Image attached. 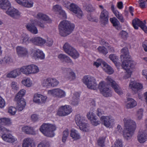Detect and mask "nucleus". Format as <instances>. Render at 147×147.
Instances as JSON below:
<instances>
[{
  "instance_id": "49530a36",
  "label": "nucleus",
  "mask_w": 147,
  "mask_h": 147,
  "mask_svg": "<svg viewBox=\"0 0 147 147\" xmlns=\"http://www.w3.org/2000/svg\"><path fill=\"white\" fill-rule=\"evenodd\" d=\"M97 49L100 53H102L105 55H106L108 53L107 48L104 46H99Z\"/></svg>"
},
{
  "instance_id": "603ef678",
  "label": "nucleus",
  "mask_w": 147,
  "mask_h": 147,
  "mask_svg": "<svg viewBox=\"0 0 147 147\" xmlns=\"http://www.w3.org/2000/svg\"><path fill=\"white\" fill-rule=\"evenodd\" d=\"M114 14L121 22H124V20L122 16L118 11H115Z\"/></svg>"
},
{
  "instance_id": "f8f14e48",
  "label": "nucleus",
  "mask_w": 147,
  "mask_h": 147,
  "mask_svg": "<svg viewBox=\"0 0 147 147\" xmlns=\"http://www.w3.org/2000/svg\"><path fill=\"white\" fill-rule=\"evenodd\" d=\"M144 23L141 21L139 19L136 18L132 21V24L134 28L136 30L138 28V26H140L146 33H147V27L145 25L146 22L144 20Z\"/></svg>"
},
{
  "instance_id": "393cba45",
  "label": "nucleus",
  "mask_w": 147,
  "mask_h": 147,
  "mask_svg": "<svg viewBox=\"0 0 147 147\" xmlns=\"http://www.w3.org/2000/svg\"><path fill=\"white\" fill-rule=\"evenodd\" d=\"M32 39L33 38L30 39L27 34L23 33L21 38L20 42L22 44L27 45L30 42H32Z\"/></svg>"
},
{
  "instance_id": "052dcab7",
  "label": "nucleus",
  "mask_w": 147,
  "mask_h": 147,
  "mask_svg": "<svg viewBox=\"0 0 147 147\" xmlns=\"http://www.w3.org/2000/svg\"><path fill=\"white\" fill-rule=\"evenodd\" d=\"M62 9L61 7L58 5H56L53 6V10L54 11H57L59 12Z\"/></svg>"
},
{
  "instance_id": "79ce46f5",
  "label": "nucleus",
  "mask_w": 147,
  "mask_h": 147,
  "mask_svg": "<svg viewBox=\"0 0 147 147\" xmlns=\"http://www.w3.org/2000/svg\"><path fill=\"white\" fill-rule=\"evenodd\" d=\"M0 123L2 125H9L11 123V121L9 118H3L0 119Z\"/></svg>"
},
{
  "instance_id": "8fccbe9b",
  "label": "nucleus",
  "mask_w": 147,
  "mask_h": 147,
  "mask_svg": "<svg viewBox=\"0 0 147 147\" xmlns=\"http://www.w3.org/2000/svg\"><path fill=\"white\" fill-rule=\"evenodd\" d=\"M110 21L112 23L114 26L116 27L118 26L119 22L116 18L114 17L110 18Z\"/></svg>"
},
{
  "instance_id": "69168bd1",
  "label": "nucleus",
  "mask_w": 147,
  "mask_h": 147,
  "mask_svg": "<svg viewBox=\"0 0 147 147\" xmlns=\"http://www.w3.org/2000/svg\"><path fill=\"white\" fill-rule=\"evenodd\" d=\"M4 61L6 63L8 64L12 62V60L11 57L9 56H7L5 57Z\"/></svg>"
},
{
  "instance_id": "c03bdc74",
  "label": "nucleus",
  "mask_w": 147,
  "mask_h": 147,
  "mask_svg": "<svg viewBox=\"0 0 147 147\" xmlns=\"http://www.w3.org/2000/svg\"><path fill=\"white\" fill-rule=\"evenodd\" d=\"M81 123L80 125H78L79 126L80 129L84 131H88L89 128L87 124L85 123L84 121L83 122V123Z\"/></svg>"
},
{
  "instance_id": "bf43d9fd",
  "label": "nucleus",
  "mask_w": 147,
  "mask_h": 147,
  "mask_svg": "<svg viewBox=\"0 0 147 147\" xmlns=\"http://www.w3.org/2000/svg\"><path fill=\"white\" fill-rule=\"evenodd\" d=\"M121 38L124 39H126L128 36V34L125 31L122 30L120 33Z\"/></svg>"
},
{
  "instance_id": "bb28decb",
  "label": "nucleus",
  "mask_w": 147,
  "mask_h": 147,
  "mask_svg": "<svg viewBox=\"0 0 147 147\" xmlns=\"http://www.w3.org/2000/svg\"><path fill=\"white\" fill-rule=\"evenodd\" d=\"M63 70L66 73V77L72 80L74 79L75 78V74L72 71L70 68H63Z\"/></svg>"
},
{
  "instance_id": "680f3d73",
  "label": "nucleus",
  "mask_w": 147,
  "mask_h": 147,
  "mask_svg": "<svg viewBox=\"0 0 147 147\" xmlns=\"http://www.w3.org/2000/svg\"><path fill=\"white\" fill-rule=\"evenodd\" d=\"M104 113V112L102 109L101 108H98L96 110V113L98 117H100Z\"/></svg>"
},
{
  "instance_id": "c756f323",
  "label": "nucleus",
  "mask_w": 147,
  "mask_h": 147,
  "mask_svg": "<svg viewBox=\"0 0 147 147\" xmlns=\"http://www.w3.org/2000/svg\"><path fill=\"white\" fill-rule=\"evenodd\" d=\"M32 42L38 45H42L46 42L45 39L39 37L33 38Z\"/></svg>"
},
{
  "instance_id": "6e6d98bb",
  "label": "nucleus",
  "mask_w": 147,
  "mask_h": 147,
  "mask_svg": "<svg viewBox=\"0 0 147 147\" xmlns=\"http://www.w3.org/2000/svg\"><path fill=\"white\" fill-rule=\"evenodd\" d=\"M17 109L16 108L13 107H10L9 108L8 112L11 115H14L16 113Z\"/></svg>"
},
{
  "instance_id": "0e129e2a",
  "label": "nucleus",
  "mask_w": 147,
  "mask_h": 147,
  "mask_svg": "<svg viewBox=\"0 0 147 147\" xmlns=\"http://www.w3.org/2000/svg\"><path fill=\"white\" fill-rule=\"evenodd\" d=\"M11 86L13 90H17L18 89V86L17 83L15 82H12L11 84Z\"/></svg>"
},
{
  "instance_id": "c85d7f7f",
  "label": "nucleus",
  "mask_w": 147,
  "mask_h": 147,
  "mask_svg": "<svg viewBox=\"0 0 147 147\" xmlns=\"http://www.w3.org/2000/svg\"><path fill=\"white\" fill-rule=\"evenodd\" d=\"M58 57L63 62L70 63L72 64L73 63L69 57L65 54H61L58 55Z\"/></svg>"
},
{
  "instance_id": "338daca9",
  "label": "nucleus",
  "mask_w": 147,
  "mask_h": 147,
  "mask_svg": "<svg viewBox=\"0 0 147 147\" xmlns=\"http://www.w3.org/2000/svg\"><path fill=\"white\" fill-rule=\"evenodd\" d=\"M138 3L139 4L141 8L146 7V5H145L146 2L145 1L143 0H139Z\"/></svg>"
},
{
  "instance_id": "774afa93",
  "label": "nucleus",
  "mask_w": 147,
  "mask_h": 147,
  "mask_svg": "<svg viewBox=\"0 0 147 147\" xmlns=\"http://www.w3.org/2000/svg\"><path fill=\"white\" fill-rule=\"evenodd\" d=\"M5 105V102L4 100L0 96V108L3 107Z\"/></svg>"
},
{
  "instance_id": "20e7f679",
  "label": "nucleus",
  "mask_w": 147,
  "mask_h": 147,
  "mask_svg": "<svg viewBox=\"0 0 147 147\" xmlns=\"http://www.w3.org/2000/svg\"><path fill=\"white\" fill-rule=\"evenodd\" d=\"M56 126L50 123H43L40 127V131L45 136L52 137L54 136V131L56 129Z\"/></svg>"
},
{
  "instance_id": "f03ea898",
  "label": "nucleus",
  "mask_w": 147,
  "mask_h": 147,
  "mask_svg": "<svg viewBox=\"0 0 147 147\" xmlns=\"http://www.w3.org/2000/svg\"><path fill=\"white\" fill-rule=\"evenodd\" d=\"M124 126L125 128L123 132V136L127 140L131 138L134 131L136 127L135 122L128 118H124L123 119Z\"/></svg>"
},
{
  "instance_id": "ea45409f",
  "label": "nucleus",
  "mask_w": 147,
  "mask_h": 147,
  "mask_svg": "<svg viewBox=\"0 0 147 147\" xmlns=\"http://www.w3.org/2000/svg\"><path fill=\"white\" fill-rule=\"evenodd\" d=\"M23 131L27 134H33L34 131L33 128L28 126H24L22 128Z\"/></svg>"
},
{
  "instance_id": "2f4dec72",
  "label": "nucleus",
  "mask_w": 147,
  "mask_h": 147,
  "mask_svg": "<svg viewBox=\"0 0 147 147\" xmlns=\"http://www.w3.org/2000/svg\"><path fill=\"white\" fill-rule=\"evenodd\" d=\"M11 5V3L8 0H0V8L6 9Z\"/></svg>"
},
{
  "instance_id": "aec40b11",
  "label": "nucleus",
  "mask_w": 147,
  "mask_h": 147,
  "mask_svg": "<svg viewBox=\"0 0 147 147\" xmlns=\"http://www.w3.org/2000/svg\"><path fill=\"white\" fill-rule=\"evenodd\" d=\"M129 86L135 93L142 88L143 87L141 84L137 83L136 82H133L131 80L130 82Z\"/></svg>"
},
{
  "instance_id": "a18cd8bd",
  "label": "nucleus",
  "mask_w": 147,
  "mask_h": 147,
  "mask_svg": "<svg viewBox=\"0 0 147 147\" xmlns=\"http://www.w3.org/2000/svg\"><path fill=\"white\" fill-rule=\"evenodd\" d=\"M33 2L31 0H24L22 6L27 7H30L33 6Z\"/></svg>"
},
{
  "instance_id": "de8ad7c7",
  "label": "nucleus",
  "mask_w": 147,
  "mask_h": 147,
  "mask_svg": "<svg viewBox=\"0 0 147 147\" xmlns=\"http://www.w3.org/2000/svg\"><path fill=\"white\" fill-rule=\"evenodd\" d=\"M69 134V131L68 129H66L63 132L62 141L65 142Z\"/></svg>"
},
{
  "instance_id": "4be33fe9",
  "label": "nucleus",
  "mask_w": 147,
  "mask_h": 147,
  "mask_svg": "<svg viewBox=\"0 0 147 147\" xmlns=\"http://www.w3.org/2000/svg\"><path fill=\"white\" fill-rule=\"evenodd\" d=\"M1 137L4 141L9 142L13 143L17 140V139L10 133L4 134Z\"/></svg>"
},
{
  "instance_id": "4d7b16f0",
  "label": "nucleus",
  "mask_w": 147,
  "mask_h": 147,
  "mask_svg": "<svg viewBox=\"0 0 147 147\" xmlns=\"http://www.w3.org/2000/svg\"><path fill=\"white\" fill-rule=\"evenodd\" d=\"M109 58L115 64L117 63V58L115 55L111 54L109 55Z\"/></svg>"
},
{
  "instance_id": "423d86ee",
  "label": "nucleus",
  "mask_w": 147,
  "mask_h": 147,
  "mask_svg": "<svg viewBox=\"0 0 147 147\" xmlns=\"http://www.w3.org/2000/svg\"><path fill=\"white\" fill-rule=\"evenodd\" d=\"M83 82L88 88L94 90L96 89L97 84L94 77L89 76H85L84 78Z\"/></svg>"
},
{
  "instance_id": "412c9836",
  "label": "nucleus",
  "mask_w": 147,
  "mask_h": 147,
  "mask_svg": "<svg viewBox=\"0 0 147 147\" xmlns=\"http://www.w3.org/2000/svg\"><path fill=\"white\" fill-rule=\"evenodd\" d=\"M25 26L28 30L31 33L34 34L38 33V30L33 22L28 23Z\"/></svg>"
},
{
  "instance_id": "dca6fc26",
  "label": "nucleus",
  "mask_w": 147,
  "mask_h": 147,
  "mask_svg": "<svg viewBox=\"0 0 147 147\" xmlns=\"http://www.w3.org/2000/svg\"><path fill=\"white\" fill-rule=\"evenodd\" d=\"M10 6L7 8L8 9L6 12L7 14L13 18H17L20 15V13L17 10Z\"/></svg>"
},
{
  "instance_id": "58836bf2",
  "label": "nucleus",
  "mask_w": 147,
  "mask_h": 147,
  "mask_svg": "<svg viewBox=\"0 0 147 147\" xmlns=\"http://www.w3.org/2000/svg\"><path fill=\"white\" fill-rule=\"evenodd\" d=\"M50 78H49L43 79L42 82V86L46 88H48L51 87Z\"/></svg>"
},
{
  "instance_id": "473e14b6",
  "label": "nucleus",
  "mask_w": 147,
  "mask_h": 147,
  "mask_svg": "<svg viewBox=\"0 0 147 147\" xmlns=\"http://www.w3.org/2000/svg\"><path fill=\"white\" fill-rule=\"evenodd\" d=\"M137 105L136 102L132 98L127 99V103L126 105V107L127 109H131L133 108Z\"/></svg>"
},
{
  "instance_id": "e2e57ef3",
  "label": "nucleus",
  "mask_w": 147,
  "mask_h": 147,
  "mask_svg": "<svg viewBox=\"0 0 147 147\" xmlns=\"http://www.w3.org/2000/svg\"><path fill=\"white\" fill-rule=\"evenodd\" d=\"M102 62H105L102 59H99L97 60V62H95L94 63V65H95L97 67L99 66L102 65Z\"/></svg>"
},
{
  "instance_id": "c9c22d12",
  "label": "nucleus",
  "mask_w": 147,
  "mask_h": 147,
  "mask_svg": "<svg viewBox=\"0 0 147 147\" xmlns=\"http://www.w3.org/2000/svg\"><path fill=\"white\" fill-rule=\"evenodd\" d=\"M16 101L17 105L16 108L18 111H21L24 108L26 105V102L24 100H19Z\"/></svg>"
},
{
  "instance_id": "cd10ccee",
  "label": "nucleus",
  "mask_w": 147,
  "mask_h": 147,
  "mask_svg": "<svg viewBox=\"0 0 147 147\" xmlns=\"http://www.w3.org/2000/svg\"><path fill=\"white\" fill-rule=\"evenodd\" d=\"M21 72H22L21 70V68L17 69L8 74L7 75V77L8 78H15L20 75Z\"/></svg>"
},
{
  "instance_id": "a211bd4d",
  "label": "nucleus",
  "mask_w": 147,
  "mask_h": 147,
  "mask_svg": "<svg viewBox=\"0 0 147 147\" xmlns=\"http://www.w3.org/2000/svg\"><path fill=\"white\" fill-rule=\"evenodd\" d=\"M137 139L140 143H143L147 140V129L140 131L137 136Z\"/></svg>"
},
{
  "instance_id": "6e6552de",
  "label": "nucleus",
  "mask_w": 147,
  "mask_h": 147,
  "mask_svg": "<svg viewBox=\"0 0 147 147\" xmlns=\"http://www.w3.org/2000/svg\"><path fill=\"white\" fill-rule=\"evenodd\" d=\"M121 66L126 71L124 78L126 79L130 77L134 67V63L126 64L125 61H124L122 63Z\"/></svg>"
},
{
  "instance_id": "a19ab883",
  "label": "nucleus",
  "mask_w": 147,
  "mask_h": 147,
  "mask_svg": "<svg viewBox=\"0 0 147 147\" xmlns=\"http://www.w3.org/2000/svg\"><path fill=\"white\" fill-rule=\"evenodd\" d=\"M79 94L78 92L74 93L72 97V104L74 105H77L79 101Z\"/></svg>"
},
{
  "instance_id": "3c124183",
  "label": "nucleus",
  "mask_w": 147,
  "mask_h": 147,
  "mask_svg": "<svg viewBox=\"0 0 147 147\" xmlns=\"http://www.w3.org/2000/svg\"><path fill=\"white\" fill-rule=\"evenodd\" d=\"M105 140V138L103 137L99 138L97 140L98 145L101 147H104Z\"/></svg>"
},
{
  "instance_id": "09e8293b",
  "label": "nucleus",
  "mask_w": 147,
  "mask_h": 147,
  "mask_svg": "<svg viewBox=\"0 0 147 147\" xmlns=\"http://www.w3.org/2000/svg\"><path fill=\"white\" fill-rule=\"evenodd\" d=\"M50 80H51V87H55L58 85L59 82L56 79L50 78Z\"/></svg>"
},
{
  "instance_id": "f257e3e1",
  "label": "nucleus",
  "mask_w": 147,
  "mask_h": 147,
  "mask_svg": "<svg viewBox=\"0 0 147 147\" xmlns=\"http://www.w3.org/2000/svg\"><path fill=\"white\" fill-rule=\"evenodd\" d=\"M106 80L107 82V83L102 82L99 84L98 88L103 96L107 97L111 96V92L109 88V85L112 87L115 92L121 95L123 94L121 88L110 77H108L106 78Z\"/></svg>"
},
{
  "instance_id": "e433bc0d",
  "label": "nucleus",
  "mask_w": 147,
  "mask_h": 147,
  "mask_svg": "<svg viewBox=\"0 0 147 147\" xmlns=\"http://www.w3.org/2000/svg\"><path fill=\"white\" fill-rule=\"evenodd\" d=\"M70 136L74 140L79 139L80 137L78 131L76 130L72 129L70 131Z\"/></svg>"
},
{
  "instance_id": "0eeeda50",
  "label": "nucleus",
  "mask_w": 147,
  "mask_h": 147,
  "mask_svg": "<svg viewBox=\"0 0 147 147\" xmlns=\"http://www.w3.org/2000/svg\"><path fill=\"white\" fill-rule=\"evenodd\" d=\"M21 70L22 73L26 75L37 73L39 70L37 66L34 65L23 66Z\"/></svg>"
},
{
  "instance_id": "1a4fd4ad",
  "label": "nucleus",
  "mask_w": 147,
  "mask_h": 147,
  "mask_svg": "<svg viewBox=\"0 0 147 147\" xmlns=\"http://www.w3.org/2000/svg\"><path fill=\"white\" fill-rule=\"evenodd\" d=\"M121 52L122 54L120 56L121 61H122V63L124 61H125L126 64L134 63L129 55L128 49L127 47L123 48L121 50Z\"/></svg>"
},
{
  "instance_id": "f3484780",
  "label": "nucleus",
  "mask_w": 147,
  "mask_h": 147,
  "mask_svg": "<svg viewBox=\"0 0 147 147\" xmlns=\"http://www.w3.org/2000/svg\"><path fill=\"white\" fill-rule=\"evenodd\" d=\"M47 99V97L46 96L35 94L34 96L33 101L34 102L38 104H43L46 102Z\"/></svg>"
},
{
  "instance_id": "4c0bfd02",
  "label": "nucleus",
  "mask_w": 147,
  "mask_h": 147,
  "mask_svg": "<svg viewBox=\"0 0 147 147\" xmlns=\"http://www.w3.org/2000/svg\"><path fill=\"white\" fill-rule=\"evenodd\" d=\"M26 91V90L24 89L21 90L15 97V100L16 101H18L19 100H24L22 97L25 95Z\"/></svg>"
},
{
  "instance_id": "5fc2aeb1",
  "label": "nucleus",
  "mask_w": 147,
  "mask_h": 147,
  "mask_svg": "<svg viewBox=\"0 0 147 147\" xmlns=\"http://www.w3.org/2000/svg\"><path fill=\"white\" fill-rule=\"evenodd\" d=\"M112 147H123L122 140L119 139L117 140L114 146H112Z\"/></svg>"
},
{
  "instance_id": "9b49d317",
  "label": "nucleus",
  "mask_w": 147,
  "mask_h": 147,
  "mask_svg": "<svg viewBox=\"0 0 147 147\" xmlns=\"http://www.w3.org/2000/svg\"><path fill=\"white\" fill-rule=\"evenodd\" d=\"M72 111V109L70 106L65 105L59 108L58 111L57 115L59 116H64L68 115Z\"/></svg>"
},
{
  "instance_id": "39448f33",
  "label": "nucleus",
  "mask_w": 147,
  "mask_h": 147,
  "mask_svg": "<svg viewBox=\"0 0 147 147\" xmlns=\"http://www.w3.org/2000/svg\"><path fill=\"white\" fill-rule=\"evenodd\" d=\"M63 49L64 51L74 59L77 58L79 56V54L76 50L68 43H65L64 45Z\"/></svg>"
},
{
  "instance_id": "7ed1b4c3",
  "label": "nucleus",
  "mask_w": 147,
  "mask_h": 147,
  "mask_svg": "<svg viewBox=\"0 0 147 147\" xmlns=\"http://www.w3.org/2000/svg\"><path fill=\"white\" fill-rule=\"evenodd\" d=\"M75 25L67 21H63L59 25V34L61 36L65 37L70 34L74 30Z\"/></svg>"
},
{
  "instance_id": "f704fd0d",
  "label": "nucleus",
  "mask_w": 147,
  "mask_h": 147,
  "mask_svg": "<svg viewBox=\"0 0 147 147\" xmlns=\"http://www.w3.org/2000/svg\"><path fill=\"white\" fill-rule=\"evenodd\" d=\"M85 118L80 114H77L75 116V120L77 126L83 123L85 121Z\"/></svg>"
},
{
  "instance_id": "ddd939ff",
  "label": "nucleus",
  "mask_w": 147,
  "mask_h": 147,
  "mask_svg": "<svg viewBox=\"0 0 147 147\" xmlns=\"http://www.w3.org/2000/svg\"><path fill=\"white\" fill-rule=\"evenodd\" d=\"M109 17L108 12L105 9H103L100 13V21L102 26L107 24Z\"/></svg>"
},
{
  "instance_id": "5701e85b",
  "label": "nucleus",
  "mask_w": 147,
  "mask_h": 147,
  "mask_svg": "<svg viewBox=\"0 0 147 147\" xmlns=\"http://www.w3.org/2000/svg\"><path fill=\"white\" fill-rule=\"evenodd\" d=\"M16 50L18 55L20 57L26 56L28 53V51L26 49L22 47H17Z\"/></svg>"
},
{
  "instance_id": "4468645a",
  "label": "nucleus",
  "mask_w": 147,
  "mask_h": 147,
  "mask_svg": "<svg viewBox=\"0 0 147 147\" xmlns=\"http://www.w3.org/2000/svg\"><path fill=\"white\" fill-rule=\"evenodd\" d=\"M100 119L103 122L104 125L107 127H110L114 121L113 117L111 115L101 116Z\"/></svg>"
},
{
  "instance_id": "37998d69",
  "label": "nucleus",
  "mask_w": 147,
  "mask_h": 147,
  "mask_svg": "<svg viewBox=\"0 0 147 147\" xmlns=\"http://www.w3.org/2000/svg\"><path fill=\"white\" fill-rule=\"evenodd\" d=\"M22 84L27 87H30L32 84V82L29 78H25L22 81Z\"/></svg>"
},
{
  "instance_id": "6ab92c4d",
  "label": "nucleus",
  "mask_w": 147,
  "mask_h": 147,
  "mask_svg": "<svg viewBox=\"0 0 147 147\" xmlns=\"http://www.w3.org/2000/svg\"><path fill=\"white\" fill-rule=\"evenodd\" d=\"M87 116L90 120L92 124L95 126H96L100 123L97 119V117L95 115L94 113L92 112L88 113H87Z\"/></svg>"
},
{
  "instance_id": "7c9ffc66",
  "label": "nucleus",
  "mask_w": 147,
  "mask_h": 147,
  "mask_svg": "<svg viewBox=\"0 0 147 147\" xmlns=\"http://www.w3.org/2000/svg\"><path fill=\"white\" fill-rule=\"evenodd\" d=\"M33 55L36 59H43L45 58V54L42 51L39 50L35 51Z\"/></svg>"
},
{
  "instance_id": "a878e982",
  "label": "nucleus",
  "mask_w": 147,
  "mask_h": 147,
  "mask_svg": "<svg viewBox=\"0 0 147 147\" xmlns=\"http://www.w3.org/2000/svg\"><path fill=\"white\" fill-rule=\"evenodd\" d=\"M36 17L38 19L42 20L47 23H50L51 22V20L48 16L42 13H38Z\"/></svg>"
},
{
  "instance_id": "9d476101",
  "label": "nucleus",
  "mask_w": 147,
  "mask_h": 147,
  "mask_svg": "<svg viewBox=\"0 0 147 147\" xmlns=\"http://www.w3.org/2000/svg\"><path fill=\"white\" fill-rule=\"evenodd\" d=\"M49 94H51L54 97L61 98L66 96V93L64 91L59 88H57L50 90L48 91Z\"/></svg>"
},
{
  "instance_id": "13d9d810",
  "label": "nucleus",
  "mask_w": 147,
  "mask_h": 147,
  "mask_svg": "<svg viewBox=\"0 0 147 147\" xmlns=\"http://www.w3.org/2000/svg\"><path fill=\"white\" fill-rule=\"evenodd\" d=\"M143 113V110L142 109H139L137 112V116L138 120L141 119L142 117Z\"/></svg>"
},
{
  "instance_id": "72a5a7b5",
  "label": "nucleus",
  "mask_w": 147,
  "mask_h": 147,
  "mask_svg": "<svg viewBox=\"0 0 147 147\" xmlns=\"http://www.w3.org/2000/svg\"><path fill=\"white\" fill-rule=\"evenodd\" d=\"M103 69L108 74H111L114 72L113 68L109 65H108L105 62H102Z\"/></svg>"
},
{
  "instance_id": "864d4df0",
  "label": "nucleus",
  "mask_w": 147,
  "mask_h": 147,
  "mask_svg": "<svg viewBox=\"0 0 147 147\" xmlns=\"http://www.w3.org/2000/svg\"><path fill=\"white\" fill-rule=\"evenodd\" d=\"M49 142L47 141H43L38 145L37 147H49Z\"/></svg>"
},
{
  "instance_id": "2eb2a0df",
  "label": "nucleus",
  "mask_w": 147,
  "mask_h": 147,
  "mask_svg": "<svg viewBox=\"0 0 147 147\" xmlns=\"http://www.w3.org/2000/svg\"><path fill=\"white\" fill-rule=\"evenodd\" d=\"M69 9L78 18H81L82 16V11L80 8L76 4L71 3Z\"/></svg>"
},
{
  "instance_id": "b1692460",
  "label": "nucleus",
  "mask_w": 147,
  "mask_h": 147,
  "mask_svg": "<svg viewBox=\"0 0 147 147\" xmlns=\"http://www.w3.org/2000/svg\"><path fill=\"white\" fill-rule=\"evenodd\" d=\"M22 146V147H34V143L33 140L29 138L24 139Z\"/></svg>"
}]
</instances>
